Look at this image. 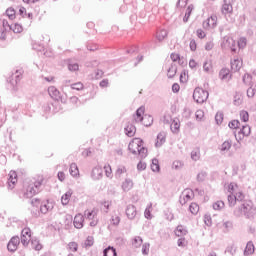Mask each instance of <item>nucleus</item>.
I'll return each mask as SVG.
<instances>
[{
    "label": "nucleus",
    "mask_w": 256,
    "mask_h": 256,
    "mask_svg": "<svg viewBox=\"0 0 256 256\" xmlns=\"http://www.w3.org/2000/svg\"><path fill=\"white\" fill-rule=\"evenodd\" d=\"M221 45H222L223 49H231V51L233 53H235V51H237V48H235L236 42L234 41L233 38H231L229 36H225L223 38V41H222Z\"/></svg>",
    "instance_id": "9d476101"
},
{
    "label": "nucleus",
    "mask_w": 256,
    "mask_h": 256,
    "mask_svg": "<svg viewBox=\"0 0 256 256\" xmlns=\"http://www.w3.org/2000/svg\"><path fill=\"white\" fill-rule=\"evenodd\" d=\"M174 233L176 237H185V235H187V227L178 225Z\"/></svg>",
    "instance_id": "b1692460"
},
{
    "label": "nucleus",
    "mask_w": 256,
    "mask_h": 256,
    "mask_svg": "<svg viewBox=\"0 0 256 256\" xmlns=\"http://www.w3.org/2000/svg\"><path fill=\"white\" fill-rule=\"evenodd\" d=\"M170 131L174 135H178V133L181 131V121L178 118H174L170 123Z\"/></svg>",
    "instance_id": "dca6fc26"
},
{
    "label": "nucleus",
    "mask_w": 256,
    "mask_h": 256,
    "mask_svg": "<svg viewBox=\"0 0 256 256\" xmlns=\"http://www.w3.org/2000/svg\"><path fill=\"white\" fill-rule=\"evenodd\" d=\"M0 22L2 25L0 26V28L5 29V31H9V32L11 31L12 25L9 24V21H7L6 19H3V20H0Z\"/></svg>",
    "instance_id": "37998d69"
},
{
    "label": "nucleus",
    "mask_w": 256,
    "mask_h": 256,
    "mask_svg": "<svg viewBox=\"0 0 256 256\" xmlns=\"http://www.w3.org/2000/svg\"><path fill=\"white\" fill-rule=\"evenodd\" d=\"M193 197H195V193L190 188H186L179 197V203L181 205H186L188 201L193 199Z\"/></svg>",
    "instance_id": "423d86ee"
},
{
    "label": "nucleus",
    "mask_w": 256,
    "mask_h": 256,
    "mask_svg": "<svg viewBox=\"0 0 256 256\" xmlns=\"http://www.w3.org/2000/svg\"><path fill=\"white\" fill-rule=\"evenodd\" d=\"M212 69H213V63L211 62V60H206L203 63V71L205 73H211Z\"/></svg>",
    "instance_id": "473e14b6"
},
{
    "label": "nucleus",
    "mask_w": 256,
    "mask_h": 256,
    "mask_svg": "<svg viewBox=\"0 0 256 256\" xmlns=\"http://www.w3.org/2000/svg\"><path fill=\"white\" fill-rule=\"evenodd\" d=\"M183 161L181 160H176L172 163V169H175L176 171H179L183 169Z\"/></svg>",
    "instance_id": "79ce46f5"
},
{
    "label": "nucleus",
    "mask_w": 256,
    "mask_h": 256,
    "mask_svg": "<svg viewBox=\"0 0 256 256\" xmlns=\"http://www.w3.org/2000/svg\"><path fill=\"white\" fill-rule=\"evenodd\" d=\"M251 135V126L249 125H243L242 129L238 132V134L235 135L237 140H242L244 137H249Z\"/></svg>",
    "instance_id": "4468645a"
},
{
    "label": "nucleus",
    "mask_w": 256,
    "mask_h": 256,
    "mask_svg": "<svg viewBox=\"0 0 256 256\" xmlns=\"http://www.w3.org/2000/svg\"><path fill=\"white\" fill-rule=\"evenodd\" d=\"M149 247H150L149 243H144L142 245V255H149Z\"/></svg>",
    "instance_id": "338daca9"
},
{
    "label": "nucleus",
    "mask_w": 256,
    "mask_h": 256,
    "mask_svg": "<svg viewBox=\"0 0 256 256\" xmlns=\"http://www.w3.org/2000/svg\"><path fill=\"white\" fill-rule=\"evenodd\" d=\"M124 131H125L127 137H134L135 133H137V128L135 127V125L128 123L126 125V127L124 128Z\"/></svg>",
    "instance_id": "412c9836"
},
{
    "label": "nucleus",
    "mask_w": 256,
    "mask_h": 256,
    "mask_svg": "<svg viewBox=\"0 0 256 256\" xmlns=\"http://www.w3.org/2000/svg\"><path fill=\"white\" fill-rule=\"evenodd\" d=\"M231 141L226 140L222 143L221 147H220V151H229V149H231Z\"/></svg>",
    "instance_id": "de8ad7c7"
},
{
    "label": "nucleus",
    "mask_w": 256,
    "mask_h": 256,
    "mask_svg": "<svg viewBox=\"0 0 256 256\" xmlns=\"http://www.w3.org/2000/svg\"><path fill=\"white\" fill-rule=\"evenodd\" d=\"M117 256V250L113 246H108L103 250V256Z\"/></svg>",
    "instance_id": "c85d7f7f"
},
{
    "label": "nucleus",
    "mask_w": 256,
    "mask_h": 256,
    "mask_svg": "<svg viewBox=\"0 0 256 256\" xmlns=\"http://www.w3.org/2000/svg\"><path fill=\"white\" fill-rule=\"evenodd\" d=\"M240 119L243 123H247L249 121V112L245 110L240 111Z\"/></svg>",
    "instance_id": "09e8293b"
},
{
    "label": "nucleus",
    "mask_w": 256,
    "mask_h": 256,
    "mask_svg": "<svg viewBox=\"0 0 256 256\" xmlns=\"http://www.w3.org/2000/svg\"><path fill=\"white\" fill-rule=\"evenodd\" d=\"M234 197H236V201L241 202L245 199V194L243 192L236 190L234 193Z\"/></svg>",
    "instance_id": "603ef678"
},
{
    "label": "nucleus",
    "mask_w": 256,
    "mask_h": 256,
    "mask_svg": "<svg viewBox=\"0 0 256 256\" xmlns=\"http://www.w3.org/2000/svg\"><path fill=\"white\" fill-rule=\"evenodd\" d=\"M48 93L54 101H61V103H65V99L61 96V92L55 86L48 87Z\"/></svg>",
    "instance_id": "1a4fd4ad"
},
{
    "label": "nucleus",
    "mask_w": 256,
    "mask_h": 256,
    "mask_svg": "<svg viewBox=\"0 0 256 256\" xmlns=\"http://www.w3.org/2000/svg\"><path fill=\"white\" fill-rule=\"evenodd\" d=\"M253 253H255V245L253 244V241H249L246 244L244 255L249 256V255H253Z\"/></svg>",
    "instance_id": "393cba45"
},
{
    "label": "nucleus",
    "mask_w": 256,
    "mask_h": 256,
    "mask_svg": "<svg viewBox=\"0 0 256 256\" xmlns=\"http://www.w3.org/2000/svg\"><path fill=\"white\" fill-rule=\"evenodd\" d=\"M223 207H225V202L219 200V201H216L214 204H213V209L215 211H221V209H223Z\"/></svg>",
    "instance_id": "49530a36"
},
{
    "label": "nucleus",
    "mask_w": 256,
    "mask_h": 256,
    "mask_svg": "<svg viewBox=\"0 0 256 256\" xmlns=\"http://www.w3.org/2000/svg\"><path fill=\"white\" fill-rule=\"evenodd\" d=\"M228 204L230 207H235V205L237 204V198L234 194L228 195Z\"/></svg>",
    "instance_id": "a18cd8bd"
},
{
    "label": "nucleus",
    "mask_w": 256,
    "mask_h": 256,
    "mask_svg": "<svg viewBox=\"0 0 256 256\" xmlns=\"http://www.w3.org/2000/svg\"><path fill=\"white\" fill-rule=\"evenodd\" d=\"M215 121H216L217 125H221V123H223V113L222 112H218L215 115Z\"/></svg>",
    "instance_id": "69168bd1"
},
{
    "label": "nucleus",
    "mask_w": 256,
    "mask_h": 256,
    "mask_svg": "<svg viewBox=\"0 0 256 256\" xmlns=\"http://www.w3.org/2000/svg\"><path fill=\"white\" fill-rule=\"evenodd\" d=\"M7 121V114H5V109H0V127Z\"/></svg>",
    "instance_id": "5fc2aeb1"
},
{
    "label": "nucleus",
    "mask_w": 256,
    "mask_h": 256,
    "mask_svg": "<svg viewBox=\"0 0 256 256\" xmlns=\"http://www.w3.org/2000/svg\"><path fill=\"white\" fill-rule=\"evenodd\" d=\"M205 29H215L217 27V15H211L203 22Z\"/></svg>",
    "instance_id": "f8f14e48"
},
{
    "label": "nucleus",
    "mask_w": 256,
    "mask_h": 256,
    "mask_svg": "<svg viewBox=\"0 0 256 256\" xmlns=\"http://www.w3.org/2000/svg\"><path fill=\"white\" fill-rule=\"evenodd\" d=\"M128 149L132 155H139L141 159L147 157V148L143 146L141 138H134L128 145Z\"/></svg>",
    "instance_id": "f03ea898"
},
{
    "label": "nucleus",
    "mask_w": 256,
    "mask_h": 256,
    "mask_svg": "<svg viewBox=\"0 0 256 256\" xmlns=\"http://www.w3.org/2000/svg\"><path fill=\"white\" fill-rule=\"evenodd\" d=\"M94 243H95V240H94L93 236H88L84 245H85V247H93Z\"/></svg>",
    "instance_id": "052dcab7"
},
{
    "label": "nucleus",
    "mask_w": 256,
    "mask_h": 256,
    "mask_svg": "<svg viewBox=\"0 0 256 256\" xmlns=\"http://www.w3.org/2000/svg\"><path fill=\"white\" fill-rule=\"evenodd\" d=\"M31 236H21L20 243L23 245V247H28L29 243H31Z\"/></svg>",
    "instance_id": "58836bf2"
},
{
    "label": "nucleus",
    "mask_w": 256,
    "mask_h": 256,
    "mask_svg": "<svg viewBox=\"0 0 256 256\" xmlns=\"http://www.w3.org/2000/svg\"><path fill=\"white\" fill-rule=\"evenodd\" d=\"M177 75V67L176 66H170L168 71H167V77L169 79H173Z\"/></svg>",
    "instance_id": "e433bc0d"
},
{
    "label": "nucleus",
    "mask_w": 256,
    "mask_h": 256,
    "mask_svg": "<svg viewBox=\"0 0 256 256\" xmlns=\"http://www.w3.org/2000/svg\"><path fill=\"white\" fill-rule=\"evenodd\" d=\"M83 83L81 82H77V83H74V84H71V89H74L76 91H81L83 90Z\"/></svg>",
    "instance_id": "0e129e2a"
},
{
    "label": "nucleus",
    "mask_w": 256,
    "mask_h": 256,
    "mask_svg": "<svg viewBox=\"0 0 256 256\" xmlns=\"http://www.w3.org/2000/svg\"><path fill=\"white\" fill-rule=\"evenodd\" d=\"M11 31H13V33H22L23 26H21L19 23L12 24Z\"/></svg>",
    "instance_id": "ea45409f"
},
{
    "label": "nucleus",
    "mask_w": 256,
    "mask_h": 256,
    "mask_svg": "<svg viewBox=\"0 0 256 256\" xmlns=\"http://www.w3.org/2000/svg\"><path fill=\"white\" fill-rule=\"evenodd\" d=\"M221 12L223 15H229V13H233V4H231V0H223Z\"/></svg>",
    "instance_id": "f3484780"
},
{
    "label": "nucleus",
    "mask_w": 256,
    "mask_h": 256,
    "mask_svg": "<svg viewBox=\"0 0 256 256\" xmlns=\"http://www.w3.org/2000/svg\"><path fill=\"white\" fill-rule=\"evenodd\" d=\"M189 211L192 213V215H197L199 213V204L193 202L189 206Z\"/></svg>",
    "instance_id": "4c0bfd02"
},
{
    "label": "nucleus",
    "mask_w": 256,
    "mask_h": 256,
    "mask_svg": "<svg viewBox=\"0 0 256 256\" xmlns=\"http://www.w3.org/2000/svg\"><path fill=\"white\" fill-rule=\"evenodd\" d=\"M192 161H199L201 159V152L199 150H194L191 152Z\"/></svg>",
    "instance_id": "8fccbe9b"
},
{
    "label": "nucleus",
    "mask_w": 256,
    "mask_h": 256,
    "mask_svg": "<svg viewBox=\"0 0 256 256\" xmlns=\"http://www.w3.org/2000/svg\"><path fill=\"white\" fill-rule=\"evenodd\" d=\"M242 67H243V60H241L239 57H234V59L231 61L232 71L237 72Z\"/></svg>",
    "instance_id": "a211bd4d"
},
{
    "label": "nucleus",
    "mask_w": 256,
    "mask_h": 256,
    "mask_svg": "<svg viewBox=\"0 0 256 256\" xmlns=\"http://www.w3.org/2000/svg\"><path fill=\"white\" fill-rule=\"evenodd\" d=\"M237 43H238L239 49H244V47H246V45H247V38L242 37V38H240V39L238 40Z\"/></svg>",
    "instance_id": "680f3d73"
},
{
    "label": "nucleus",
    "mask_w": 256,
    "mask_h": 256,
    "mask_svg": "<svg viewBox=\"0 0 256 256\" xmlns=\"http://www.w3.org/2000/svg\"><path fill=\"white\" fill-rule=\"evenodd\" d=\"M69 173L74 179H79V177H81V174L79 173V166H77V163L70 164Z\"/></svg>",
    "instance_id": "6ab92c4d"
},
{
    "label": "nucleus",
    "mask_w": 256,
    "mask_h": 256,
    "mask_svg": "<svg viewBox=\"0 0 256 256\" xmlns=\"http://www.w3.org/2000/svg\"><path fill=\"white\" fill-rule=\"evenodd\" d=\"M69 71H79V64L77 63H69L68 64Z\"/></svg>",
    "instance_id": "774afa93"
},
{
    "label": "nucleus",
    "mask_w": 256,
    "mask_h": 256,
    "mask_svg": "<svg viewBox=\"0 0 256 256\" xmlns=\"http://www.w3.org/2000/svg\"><path fill=\"white\" fill-rule=\"evenodd\" d=\"M77 249H79V244H77V242H70L68 244V250L72 251V253H77Z\"/></svg>",
    "instance_id": "3c124183"
},
{
    "label": "nucleus",
    "mask_w": 256,
    "mask_h": 256,
    "mask_svg": "<svg viewBox=\"0 0 256 256\" xmlns=\"http://www.w3.org/2000/svg\"><path fill=\"white\" fill-rule=\"evenodd\" d=\"M54 207H55V203L49 200H46L42 202L40 205V213H42L43 215H47V213L53 211Z\"/></svg>",
    "instance_id": "9b49d317"
},
{
    "label": "nucleus",
    "mask_w": 256,
    "mask_h": 256,
    "mask_svg": "<svg viewBox=\"0 0 256 256\" xmlns=\"http://www.w3.org/2000/svg\"><path fill=\"white\" fill-rule=\"evenodd\" d=\"M151 169L154 173H159L161 167L159 166V160L157 158L152 159Z\"/></svg>",
    "instance_id": "2f4dec72"
},
{
    "label": "nucleus",
    "mask_w": 256,
    "mask_h": 256,
    "mask_svg": "<svg viewBox=\"0 0 256 256\" xmlns=\"http://www.w3.org/2000/svg\"><path fill=\"white\" fill-rule=\"evenodd\" d=\"M42 185L43 183L41 181L33 182L26 188V191L24 192V197H26V199H31L32 197H35V195L41 192Z\"/></svg>",
    "instance_id": "20e7f679"
},
{
    "label": "nucleus",
    "mask_w": 256,
    "mask_h": 256,
    "mask_svg": "<svg viewBox=\"0 0 256 256\" xmlns=\"http://www.w3.org/2000/svg\"><path fill=\"white\" fill-rule=\"evenodd\" d=\"M90 179L92 181H101L103 179V167L101 165H96L90 171Z\"/></svg>",
    "instance_id": "0eeeda50"
},
{
    "label": "nucleus",
    "mask_w": 256,
    "mask_h": 256,
    "mask_svg": "<svg viewBox=\"0 0 256 256\" xmlns=\"http://www.w3.org/2000/svg\"><path fill=\"white\" fill-rule=\"evenodd\" d=\"M256 215V207L252 201L246 200L235 208L234 217H246V219H253Z\"/></svg>",
    "instance_id": "f257e3e1"
},
{
    "label": "nucleus",
    "mask_w": 256,
    "mask_h": 256,
    "mask_svg": "<svg viewBox=\"0 0 256 256\" xmlns=\"http://www.w3.org/2000/svg\"><path fill=\"white\" fill-rule=\"evenodd\" d=\"M132 245H133V247H135V249H139V247H141V245H143V238H141V236H135L132 239Z\"/></svg>",
    "instance_id": "c756f323"
},
{
    "label": "nucleus",
    "mask_w": 256,
    "mask_h": 256,
    "mask_svg": "<svg viewBox=\"0 0 256 256\" xmlns=\"http://www.w3.org/2000/svg\"><path fill=\"white\" fill-rule=\"evenodd\" d=\"M252 77L250 74H244L243 76V83H245V85H249L250 87H253V84H251L252 81Z\"/></svg>",
    "instance_id": "864d4df0"
},
{
    "label": "nucleus",
    "mask_w": 256,
    "mask_h": 256,
    "mask_svg": "<svg viewBox=\"0 0 256 256\" xmlns=\"http://www.w3.org/2000/svg\"><path fill=\"white\" fill-rule=\"evenodd\" d=\"M222 229H223V233H229V231H231L233 229V222L224 221L222 223Z\"/></svg>",
    "instance_id": "7c9ffc66"
},
{
    "label": "nucleus",
    "mask_w": 256,
    "mask_h": 256,
    "mask_svg": "<svg viewBox=\"0 0 256 256\" xmlns=\"http://www.w3.org/2000/svg\"><path fill=\"white\" fill-rule=\"evenodd\" d=\"M163 143H165V133H159L157 135V140H156L155 146L161 147V145H163Z\"/></svg>",
    "instance_id": "72a5a7b5"
},
{
    "label": "nucleus",
    "mask_w": 256,
    "mask_h": 256,
    "mask_svg": "<svg viewBox=\"0 0 256 256\" xmlns=\"http://www.w3.org/2000/svg\"><path fill=\"white\" fill-rule=\"evenodd\" d=\"M123 173H127V168H125V166L118 167L116 170V177H121Z\"/></svg>",
    "instance_id": "e2e57ef3"
},
{
    "label": "nucleus",
    "mask_w": 256,
    "mask_h": 256,
    "mask_svg": "<svg viewBox=\"0 0 256 256\" xmlns=\"http://www.w3.org/2000/svg\"><path fill=\"white\" fill-rule=\"evenodd\" d=\"M20 244H21V238H19V236H13L7 244V249L10 253H15V251H17Z\"/></svg>",
    "instance_id": "6e6552de"
},
{
    "label": "nucleus",
    "mask_w": 256,
    "mask_h": 256,
    "mask_svg": "<svg viewBox=\"0 0 256 256\" xmlns=\"http://www.w3.org/2000/svg\"><path fill=\"white\" fill-rule=\"evenodd\" d=\"M32 48L34 49V51H44L45 47L43 46V44L41 43H37V42H34L32 44Z\"/></svg>",
    "instance_id": "bf43d9fd"
},
{
    "label": "nucleus",
    "mask_w": 256,
    "mask_h": 256,
    "mask_svg": "<svg viewBox=\"0 0 256 256\" xmlns=\"http://www.w3.org/2000/svg\"><path fill=\"white\" fill-rule=\"evenodd\" d=\"M239 125H241V122H239V120H233L228 124V127L230 129H239Z\"/></svg>",
    "instance_id": "13d9d810"
},
{
    "label": "nucleus",
    "mask_w": 256,
    "mask_h": 256,
    "mask_svg": "<svg viewBox=\"0 0 256 256\" xmlns=\"http://www.w3.org/2000/svg\"><path fill=\"white\" fill-rule=\"evenodd\" d=\"M219 78L222 81H229V79H231V73L229 71V69L227 68H222L219 72Z\"/></svg>",
    "instance_id": "4be33fe9"
},
{
    "label": "nucleus",
    "mask_w": 256,
    "mask_h": 256,
    "mask_svg": "<svg viewBox=\"0 0 256 256\" xmlns=\"http://www.w3.org/2000/svg\"><path fill=\"white\" fill-rule=\"evenodd\" d=\"M225 253H229V255L235 256L237 253V246L235 244H230L226 247Z\"/></svg>",
    "instance_id": "c9c22d12"
},
{
    "label": "nucleus",
    "mask_w": 256,
    "mask_h": 256,
    "mask_svg": "<svg viewBox=\"0 0 256 256\" xmlns=\"http://www.w3.org/2000/svg\"><path fill=\"white\" fill-rule=\"evenodd\" d=\"M192 12H193V5H189L186 10L185 16L183 18L184 23H187V21H189V17H191Z\"/></svg>",
    "instance_id": "c03bdc74"
},
{
    "label": "nucleus",
    "mask_w": 256,
    "mask_h": 256,
    "mask_svg": "<svg viewBox=\"0 0 256 256\" xmlns=\"http://www.w3.org/2000/svg\"><path fill=\"white\" fill-rule=\"evenodd\" d=\"M6 15L7 17L10 19V21H13V19H15V9L13 8H8L6 10Z\"/></svg>",
    "instance_id": "6e6d98bb"
},
{
    "label": "nucleus",
    "mask_w": 256,
    "mask_h": 256,
    "mask_svg": "<svg viewBox=\"0 0 256 256\" xmlns=\"http://www.w3.org/2000/svg\"><path fill=\"white\" fill-rule=\"evenodd\" d=\"M31 249H34V251H41L43 249V245H41V242L37 238H32L30 240Z\"/></svg>",
    "instance_id": "5701e85b"
},
{
    "label": "nucleus",
    "mask_w": 256,
    "mask_h": 256,
    "mask_svg": "<svg viewBox=\"0 0 256 256\" xmlns=\"http://www.w3.org/2000/svg\"><path fill=\"white\" fill-rule=\"evenodd\" d=\"M122 189L126 192L131 191L133 189V180H131L130 178H126L122 183Z\"/></svg>",
    "instance_id": "cd10ccee"
},
{
    "label": "nucleus",
    "mask_w": 256,
    "mask_h": 256,
    "mask_svg": "<svg viewBox=\"0 0 256 256\" xmlns=\"http://www.w3.org/2000/svg\"><path fill=\"white\" fill-rule=\"evenodd\" d=\"M152 209H153V204L150 203V204L146 207V209H145V211H144V217H145V219H153V215L151 214Z\"/></svg>",
    "instance_id": "f704fd0d"
},
{
    "label": "nucleus",
    "mask_w": 256,
    "mask_h": 256,
    "mask_svg": "<svg viewBox=\"0 0 256 256\" xmlns=\"http://www.w3.org/2000/svg\"><path fill=\"white\" fill-rule=\"evenodd\" d=\"M144 113H145V107L143 106L139 107L136 110V114L134 115V121L136 123H142L144 127H151V125H153V116L144 115Z\"/></svg>",
    "instance_id": "7ed1b4c3"
},
{
    "label": "nucleus",
    "mask_w": 256,
    "mask_h": 256,
    "mask_svg": "<svg viewBox=\"0 0 256 256\" xmlns=\"http://www.w3.org/2000/svg\"><path fill=\"white\" fill-rule=\"evenodd\" d=\"M85 221V218L83 217L82 214H77L75 217H74V227L76 229H83V223Z\"/></svg>",
    "instance_id": "aec40b11"
},
{
    "label": "nucleus",
    "mask_w": 256,
    "mask_h": 256,
    "mask_svg": "<svg viewBox=\"0 0 256 256\" xmlns=\"http://www.w3.org/2000/svg\"><path fill=\"white\" fill-rule=\"evenodd\" d=\"M8 189H15V185H17V172L11 170L8 174Z\"/></svg>",
    "instance_id": "2eb2a0df"
},
{
    "label": "nucleus",
    "mask_w": 256,
    "mask_h": 256,
    "mask_svg": "<svg viewBox=\"0 0 256 256\" xmlns=\"http://www.w3.org/2000/svg\"><path fill=\"white\" fill-rule=\"evenodd\" d=\"M169 35V32H167V30L165 29H160L157 33H156V39L157 41H159L161 43V41H165V39H167V36Z\"/></svg>",
    "instance_id": "bb28decb"
},
{
    "label": "nucleus",
    "mask_w": 256,
    "mask_h": 256,
    "mask_svg": "<svg viewBox=\"0 0 256 256\" xmlns=\"http://www.w3.org/2000/svg\"><path fill=\"white\" fill-rule=\"evenodd\" d=\"M237 189H238V186L235 183H230L228 185V192L230 193V195H234Z\"/></svg>",
    "instance_id": "4d7b16f0"
},
{
    "label": "nucleus",
    "mask_w": 256,
    "mask_h": 256,
    "mask_svg": "<svg viewBox=\"0 0 256 256\" xmlns=\"http://www.w3.org/2000/svg\"><path fill=\"white\" fill-rule=\"evenodd\" d=\"M104 171H105V175H106V177H108V179L113 178V170L111 169V165H109V164L105 165Z\"/></svg>",
    "instance_id": "a19ab883"
},
{
    "label": "nucleus",
    "mask_w": 256,
    "mask_h": 256,
    "mask_svg": "<svg viewBox=\"0 0 256 256\" xmlns=\"http://www.w3.org/2000/svg\"><path fill=\"white\" fill-rule=\"evenodd\" d=\"M193 99L196 101V103H205V101L209 99V92L201 87H197L194 89Z\"/></svg>",
    "instance_id": "39448f33"
},
{
    "label": "nucleus",
    "mask_w": 256,
    "mask_h": 256,
    "mask_svg": "<svg viewBox=\"0 0 256 256\" xmlns=\"http://www.w3.org/2000/svg\"><path fill=\"white\" fill-rule=\"evenodd\" d=\"M73 195V190H68L64 195L61 197L62 205H69V201H71V196Z\"/></svg>",
    "instance_id": "a878e982"
},
{
    "label": "nucleus",
    "mask_w": 256,
    "mask_h": 256,
    "mask_svg": "<svg viewBox=\"0 0 256 256\" xmlns=\"http://www.w3.org/2000/svg\"><path fill=\"white\" fill-rule=\"evenodd\" d=\"M125 213L127 218L130 219V221H133L139 212H137V207H135V205L129 204L126 207Z\"/></svg>",
    "instance_id": "ddd939ff"
}]
</instances>
